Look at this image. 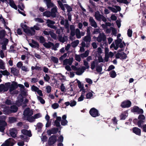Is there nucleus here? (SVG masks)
Returning a JSON list of instances; mask_svg holds the SVG:
<instances>
[{"mask_svg": "<svg viewBox=\"0 0 146 146\" xmlns=\"http://www.w3.org/2000/svg\"><path fill=\"white\" fill-rule=\"evenodd\" d=\"M66 92L64 93V94L69 96H72L74 95L73 90L71 89L70 90L68 91L67 92L66 91Z\"/></svg>", "mask_w": 146, "mask_h": 146, "instance_id": "obj_31", "label": "nucleus"}, {"mask_svg": "<svg viewBox=\"0 0 146 146\" xmlns=\"http://www.w3.org/2000/svg\"><path fill=\"white\" fill-rule=\"evenodd\" d=\"M81 55L75 54V59L77 61L80 62L81 60Z\"/></svg>", "mask_w": 146, "mask_h": 146, "instance_id": "obj_42", "label": "nucleus"}, {"mask_svg": "<svg viewBox=\"0 0 146 146\" xmlns=\"http://www.w3.org/2000/svg\"><path fill=\"white\" fill-rule=\"evenodd\" d=\"M131 111L133 112H136L138 114H142L143 112V110L139 108L138 106H135L131 108Z\"/></svg>", "mask_w": 146, "mask_h": 146, "instance_id": "obj_8", "label": "nucleus"}, {"mask_svg": "<svg viewBox=\"0 0 146 146\" xmlns=\"http://www.w3.org/2000/svg\"><path fill=\"white\" fill-rule=\"evenodd\" d=\"M89 53V51L88 50H86L84 53L82 54H80L81 57L82 58L86 57L88 55Z\"/></svg>", "mask_w": 146, "mask_h": 146, "instance_id": "obj_40", "label": "nucleus"}, {"mask_svg": "<svg viewBox=\"0 0 146 146\" xmlns=\"http://www.w3.org/2000/svg\"><path fill=\"white\" fill-rule=\"evenodd\" d=\"M6 32L5 30H3L0 31V39H2L5 37Z\"/></svg>", "mask_w": 146, "mask_h": 146, "instance_id": "obj_34", "label": "nucleus"}, {"mask_svg": "<svg viewBox=\"0 0 146 146\" xmlns=\"http://www.w3.org/2000/svg\"><path fill=\"white\" fill-rule=\"evenodd\" d=\"M59 106V104L58 103H55L52 105V107L53 109H55L57 108Z\"/></svg>", "mask_w": 146, "mask_h": 146, "instance_id": "obj_59", "label": "nucleus"}, {"mask_svg": "<svg viewBox=\"0 0 146 146\" xmlns=\"http://www.w3.org/2000/svg\"><path fill=\"white\" fill-rule=\"evenodd\" d=\"M52 134H56L58 131V128H54L51 130Z\"/></svg>", "mask_w": 146, "mask_h": 146, "instance_id": "obj_52", "label": "nucleus"}, {"mask_svg": "<svg viewBox=\"0 0 146 146\" xmlns=\"http://www.w3.org/2000/svg\"><path fill=\"white\" fill-rule=\"evenodd\" d=\"M132 31L131 29H129L127 31V34L128 36L129 37H131L132 36Z\"/></svg>", "mask_w": 146, "mask_h": 146, "instance_id": "obj_63", "label": "nucleus"}, {"mask_svg": "<svg viewBox=\"0 0 146 146\" xmlns=\"http://www.w3.org/2000/svg\"><path fill=\"white\" fill-rule=\"evenodd\" d=\"M18 87L17 83L16 82L13 81L11 85V84H10V86L9 87V91L11 92L13 91L17 88Z\"/></svg>", "mask_w": 146, "mask_h": 146, "instance_id": "obj_12", "label": "nucleus"}, {"mask_svg": "<svg viewBox=\"0 0 146 146\" xmlns=\"http://www.w3.org/2000/svg\"><path fill=\"white\" fill-rule=\"evenodd\" d=\"M44 1L45 2L48 8H49L54 7V4L52 3L51 0H44Z\"/></svg>", "mask_w": 146, "mask_h": 146, "instance_id": "obj_17", "label": "nucleus"}, {"mask_svg": "<svg viewBox=\"0 0 146 146\" xmlns=\"http://www.w3.org/2000/svg\"><path fill=\"white\" fill-rule=\"evenodd\" d=\"M125 46V44L123 42H120L119 44V47L120 48H121V50H119V52H121V51H123L124 50V48H123Z\"/></svg>", "mask_w": 146, "mask_h": 146, "instance_id": "obj_36", "label": "nucleus"}, {"mask_svg": "<svg viewBox=\"0 0 146 146\" xmlns=\"http://www.w3.org/2000/svg\"><path fill=\"white\" fill-rule=\"evenodd\" d=\"M23 31L25 33L27 34H32L31 31L30 30L27 29V28H26L25 29H24Z\"/></svg>", "mask_w": 146, "mask_h": 146, "instance_id": "obj_58", "label": "nucleus"}, {"mask_svg": "<svg viewBox=\"0 0 146 146\" xmlns=\"http://www.w3.org/2000/svg\"><path fill=\"white\" fill-rule=\"evenodd\" d=\"M131 102L129 100H127L123 102L121 104V106L123 108H127L131 106Z\"/></svg>", "mask_w": 146, "mask_h": 146, "instance_id": "obj_13", "label": "nucleus"}, {"mask_svg": "<svg viewBox=\"0 0 146 146\" xmlns=\"http://www.w3.org/2000/svg\"><path fill=\"white\" fill-rule=\"evenodd\" d=\"M57 12V9L56 7H54L51 10V12H50L51 14V17L54 18L56 17V13Z\"/></svg>", "mask_w": 146, "mask_h": 146, "instance_id": "obj_26", "label": "nucleus"}, {"mask_svg": "<svg viewBox=\"0 0 146 146\" xmlns=\"http://www.w3.org/2000/svg\"><path fill=\"white\" fill-rule=\"evenodd\" d=\"M106 36L104 33H100L97 38V40L99 42L102 41L103 45L106 44Z\"/></svg>", "mask_w": 146, "mask_h": 146, "instance_id": "obj_3", "label": "nucleus"}, {"mask_svg": "<svg viewBox=\"0 0 146 146\" xmlns=\"http://www.w3.org/2000/svg\"><path fill=\"white\" fill-rule=\"evenodd\" d=\"M10 134L11 136L13 138H15L17 136V131L16 128H13L9 130Z\"/></svg>", "mask_w": 146, "mask_h": 146, "instance_id": "obj_14", "label": "nucleus"}, {"mask_svg": "<svg viewBox=\"0 0 146 146\" xmlns=\"http://www.w3.org/2000/svg\"><path fill=\"white\" fill-rule=\"evenodd\" d=\"M9 4L11 7L16 10H17V6L15 4L13 0H9Z\"/></svg>", "mask_w": 146, "mask_h": 146, "instance_id": "obj_29", "label": "nucleus"}, {"mask_svg": "<svg viewBox=\"0 0 146 146\" xmlns=\"http://www.w3.org/2000/svg\"><path fill=\"white\" fill-rule=\"evenodd\" d=\"M57 137L55 135H52L49 138V140L48 142V144L49 145H52L54 144L56 141Z\"/></svg>", "mask_w": 146, "mask_h": 146, "instance_id": "obj_10", "label": "nucleus"}, {"mask_svg": "<svg viewBox=\"0 0 146 146\" xmlns=\"http://www.w3.org/2000/svg\"><path fill=\"white\" fill-rule=\"evenodd\" d=\"M89 21L91 26L95 28L97 27V24L92 17H90L89 19Z\"/></svg>", "mask_w": 146, "mask_h": 146, "instance_id": "obj_15", "label": "nucleus"}, {"mask_svg": "<svg viewBox=\"0 0 146 146\" xmlns=\"http://www.w3.org/2000/svg\"><path fill=\"white\" fill-rule=\"evenodd\" d=\"M93 92L92 91H91L87 93L86 95V98L87 99L91 98L93 96Z\"/></svg>", "mask_w": 146, "mask_h": 146, "instance_id": "obj_47", "label": "nucleus"}, {"mask_svg": "<svg viewBox=\"0 0 146 146\" xmlns=\"http://www.w3.org/2000/svg\"><path fill=\"white\" fill-rule=\"evenodd\" d=\"M98 65V61L97 60H95L91 63V69L92 70L94 69L95 67H97V66Z\"/></svg>", "mask_w": 146, "mask_h": 146, "instance_id": "obj_25", "label": "nucleus"}, {"mask_svg": "<svg viewBox=\"0 0 146 146\" xmlns=\"http://www.w3.org/2000/svg\"><path fill=\"white\" fill-rule=\"evenodd\" d=\"M7 125V123L5 121L0 120V126L5 127Z\"/></svg>", "mask_w": 146, "mask_h": 146, "instance_id": "obj_48", "label": "nucleus"}, {"mask_svg": "<svg viewBox=\"0 0 146 146\" xmlns=\"http://www.w3.org/2000/svg\"><path fill=\"white\" fill-rule=\"evenodd\" d=\"M21 131L22 133L24 135L28 136L29 137H31L32 136L31 132L30 131L24 129H22Z\"/></svg>", "mask_w": 146, "mask_h": 146, "instance_id": "obj_18", "label": "nucleus"}, {"mask_svg": "<svg viewBox=\"0 0 146 146\" xmlns=\"http://www.w3.org/2000/svg\"><path fill=\"white\" fill-rule=\"evenodd\" d=\"M86 42H90L91 41V37L90 35H87L85 36L83 39Z\"/></svg>", "mask_w": 146, "mask_h": 146, "instance_id": "obj_37", "label": "nucleus"}, {"mask_svg": "<svg viewBox=\"0 0 146 146\" xmlns=\"http://www.w3.org/2000/svg\"><path fill=\"white\" fill-rule=\"evenodd\" d=\"M128 115V113L127 111H123L120 116V119L121 120H125Z\"/></svg>", "mask_w": 146, "mask_h": 146, "instance_id": "obj_16", "label": "nucleus"}, {"mask_svg": "<svg viewBox=\"0 0 146 146\" xmlns=\"http://www.w3.org/2000/svg\"><path fill=\"white\" fill-rule=\"evenodd\" d=\"M0 72L4 76L6 75L8 76L10 74V73L7 70L3 71L1 70Z\"/></svg>", "mask_w": 146, "mask_h": 146, "instance_id": "obj_43", "label": "nucleus"}, {"mask_svg": "<svg viewBox=\"0 0 146 146\" xmlns=\"http://www.w3.org/2000/svg\"><path fill=\"white\" fill-rule=\"evenodd\" d=\"M113 55V54L112 52H110L108 53V56L106 55L105 57L108 59L109 57H112Z\"/></svg>", "mask_w": 146, "mask_h": 146, "instance_id": "obj_53", "label": "nucleus"}, {"mask_svg": "<svg viewBox=\"0 0 146 146\" xmlns=\"http://www.w3.org/2000/svg\"><path fill=\"white\" fill-rule=\"evenodd\" d=\"M6 140L8 141V144L10 145V146H13L14 144L13 141H14V140L12 138H10Z\"/></svg>", "mask_w": 146, "mask_h": 146, "instance_id": "obj_35", "label": "nucleus"}, {"mask_svg": "<svg viewBox=\"0 0 146 146\" xmlns=\"http://www.w3.org/2000/svg\"><path fill=\"white\" fill-rule=\"evenodd\" d=\"M21 69L23 71L25 72H27L29 71V70L28 69L27 66H23L21 67Z\"/></svg>", "mask_w": 146, "mask_h": 146, "instance_id": "obj_64", "label": "nucleus"}, {"mask_svg": "<svg viewBox=\"0 0 146 146\" xmlns=\"http://www.w3.org/2000/svg\"><path fill=\"white\" fill-rule=\"evenodd\" d=\"M77 82L78 83V87L80 89V91H82V90L84 89L83 85L81 84V82L78 80H77Z\"/></svg>", "mask_w": 146, "mask_h": 146, "instance_id": "obj_44", "label": "nucleus"}, {"mask_svg": "<svg viewBox=\"0 0 146 146\" xmlns=\"http://www.w3.org/2000/svg\"><path fill=\"white\" fill-rule=\"evenodd\" d=\"M37 98L38 100L42 104H44L45 103V100L41 97L38 96H37Z\"/></svg>", "mask_w": 146, "mask_h": 146, "instance_id": "obj_54", "label": "nucleus"}, {"mask_svg": "<svg viewBox=\"0 0 146 146\" xmlns=\"http://www.w3.org/2000/svg\"><path fill=\"white\" fill-rule=\"evenodd\" d=\"M0 68L3 70L5 68L3 61L1 59H0Z\"/></svg>", "mask_w": 146, "mask_h": 146, "instance_id": "obj_61", "label": "nucleus"}, {"mask_svg": "<svg viewBox=\"0 0 146 146\" xmlns=\"http://www.w3.org/2000/svg\"><path fill=\"white\" fill-rule=\"evenodd\" d=\"M133 132L137 135H141V130L140 129L137 127H134L133 129Z\"/></svg>", "mask_w": 146, "mask_h": 146, "instance_id": "obj_23", "label": "nucleus"}, {"mask_svg": "<svg viewBox=\"0 0 146 146\" xmlns=\"http://www.w3.org/2000/svg\"><path fill=\"white\" fill-rule=\"evenodd\" d=\"M59 45V44L58 43H56L55 44V45H54V44L52 43V49H53L54 50H56V48L58 47Z\"/></svg>", "mask_w": 146, "mask_h": 146, "instance_id": "obj_56", "label": "nucleus"}, {"mask_svg": "<svg viewBox=\"0 0 146 146\" xmlns=\"http://www.w3.org/2000/svg\"><path fill=\"white\" fill-rule=\"evenodd\" d=\"M64 7H65L67 10V15L68 19L69 21L71 20V12L72 11V7L66 4H64Z\"/></svg>", "mask_w": 146, "mask_h": 146, "instance_id": "obj_6", "label": "nucleus"}, {"mask_svg": "<svg viewBox=\"0 0 146 146\" xmlns=\"http://www.w3.org/2000/svg\"><path fill=\"white\" fill-rule=\"evenodd\" d=\"M113 7H114L115 8L110 6L108 7V8L111 11L115 13H116L121 10V8L119 6H113Z\"/></svg>", "mask_w": 146, "mask_h": 146, "instance_id": "obj_11", "label": "nucleus"}, {"mask_svg": "<svg viewBox=\"0 0 146 146\" xmlns=\"http://www.w3.org/2000/svg\"><path fill=\"white\" fill-rule=\"evenodd\" d=\"M33 111L32 110H30L29 108H26L24 112V115L25 116H31L33 114Z\"/></svg>", "mask_w": 146, "mask_h": 146, "instance_id": "obj_9", "label": "nucleus"}, {"mask_svg": "<svg viewBox=\"0 0 146 146\" xmlns=\"http://www.w3.org/2000/svg\"><path fill=\"white\" fill-rule=\"evenodd\" d=\"M10 110L11 113H16L18 110V108L15 105H12L11 106Z\"/></svg>", "mask_w": 146, "mask_h": 146, "instance_id": "obj_27", "label": "nucleus"}, {"mask_svg": "<svg viewBox=\"0 0 146 146\" xmlns=\"http://www.w3.org/2000/svg\"><path fill=\"white\" fill-rule=\"evenodd\" d=\"M0 68L3 70L5 68L3 61L1 59H0Z\"/></svg>", "mask_w": 146, "mask_h": 146, "instance_id": "obj_60", "label": "nucleus"}, {"mask_svg": "<svg viewBox=\"0 0 146 146\" xmlns=\"http://www.w3.org/2000/svg\"><path fill=\"white\" fill-rule=\"evenodd\" d=\"M102 15L100 14L98 12H96L95 14V16L96 19L98 21L101 20V18Z\"/></svg>", "mask_w": 146, "mask_h": 146, "instance_id": "obj_32", "label": "nucleus"}, {"mask_svg": "<svg viewBox=\"0 0 146 146\" xmlns=\"http://www.w3.org/2000/svg\"><path fill=\"white\" fill-rule=\"evenodd\" d=\"M65 105L67 106H68L70 105L71 107H73L75 106L76 104V102L74 100H71L70 102H67L65 103Z\"/></svg>", "mask_w": 146, "mask_h": 146, "instance_id": "obj_22", "label": "nucleus"}, {"mask_svg": "<svg viewBox=\"0 0 146 146\" xmlns=\"http://www.w3.org/2000/svg\"><path fill=\"white\" fill-rule=\"evenodd\" d=\"M17 121V118L15 117H10L9 118V121L10 123L12 124Z\"/></svg>", "mask_w": 146, "mask_h": 146, "instance_id": "obj_28", "label": "nucleus"}, {"mask_svg": "<svg viewBox=\"0 0 146 146\" xmlns=\"http://www.w3.org/2000/svg\"><path fill=\"white\" fill-rule=\"evenodd\" d=\"M71 68L73 70L76 71V74L79 75H81L86 70L84 66H82L81 68H78L74 65H72L71 66Z\"/></svg>", "mask_w": 146, "mask_h": 146, "instance_id": "obj_2", "label": "nucleus"}, {"mask_svg": "<svg viewBox=\"0 0 146 146\" xmlns=\"http://www.w3.org/2000/svg\"><path fill=\"white\" fill-rule=\"evenodd\" d=\"M4 113L5 115H8L11 113L10 108L9 106L5 107L3 109Z\"/></svg>", "mask_w": 146, "mask_h": 146, "instance_id": "obj_19", "label": "nucleus"}, {"mask_svg": "<svg viewBox=\"0 0 146 146\" xmlns=\"http://www.w3.org/2000/svg\"><path fill=\"white\" fill-rule=\"evenodd\" d=\"M57 1L60 7L63 11H64V5L62 4L60 1Z\"/></svg>", "mask_w": 146, "mask_h": 146, "instance_id": "obj_57", "label": "nucleus"}, {"mask_svg": "<svg viewBox=\"0 0 146 146\" xmlns=\"http://www.w3.org/2000/svg\"><path fill=\"white\" fill-rule=\"evenodd\" d=\"M86 92V91L85 89L82 90L81 95L78 98V102H81L84 100V96L85 95Z\"/></svg>", "mask_w": 146, "mask_h": 146, "instance_id": "obj_21", "label": "nucleus"}, {"mask_svg": "<svg viewBox=\"0 0 146 146\" xmlns=\"http://www.w3.org/2000/svg\"><path fill=\"white\" fill-rule=\"evenodd\" d=\"M39 42L40 43L42 44L45 42V41L44 37L42 36H40L39 37Z\"/></svg>", "mask_w": 146, "mask_h": 146, "instance_id": "obj_51", "label": "nucleus"}, {"mask_svg": "<svg viewBox=\"0 0 146 146\" xmlns=\"http://www.w3.org/2000/svg\"><path fill=\"white\" fill-rule=\"evenodd\" d=\"M35 118L34 117L31 116H29L27 117V119L29 122H32L35 121Z\"/></svg>", "mask_w": 146, "mask_h": 146, "instance_id": "obj_33", "label": "nucleus"}, {"mask_svg": "<svg viewBox=\"0 0 146 146\" xmlns=\"http://www.w3.org/2000/svg\"><path fill=\"white\" fill-rule=\"evenodd\" d=\"M90 115L93 117H96L100 115L98 110L94 108H92L90 111Z\"/></svg>", "mask_w": 146, "mask_h": 146, "instance_id": "obj_7", "label": "nucleus"}, {"mask_svg": "<svg viewBox=\"0 0 146 146\" xmlns=\"http://www.w3.org/2000/svg\"><path fill=\"white\" fill-rule=\"evenodd\" d=\"M10 82H8L5 84V85L3 84H0V92H5L7 91L10 86Z\"/></svg>", "mask_w": 146, "mask_h": 146, "instance_id": "obj_4", "label": "nucleus"}, {"mask_svg": "<svg viewBox=\"0 0 146 146\" xmlns=\"http://www.w3.org/2000/svg\"><path fill=\"white\" fill-rule=\"evenodd\" d=\"M79 43V40H76L72 42L71 43L72 46L73 47H75L77 46Z\"/></svg>", "mask_w": 146, "mask_h": 146, "instance_id": "obj_38", "label": "nucleus"}, {"mask_svg": "<svg viewBox=\"0 0 146 146\" xmlns=\"http://www.w3.org/2000/svg\"><path fill=\"white\" fill-rule=\"evenodd\" d=\"M110 76L112 78H115L116 76V74L114 70H112L110 73Z\"/></svg>", "mask_w": 146, "mask_h": 146, "instance_id": "obj_41", "label": "nucleus"}, {"mask_svg": "<svg viewBox=\"0 0 146 146\" xmlns=\"http://www.w3.org/2000/svg\"><path fill=\"white\" fill-rule=\"evenodd\" d=\"M11 72L14 76H17L19 73V71L16 68H11Z\"/></svg>", "mask_w": 146, "mask_h": 146, "instance_id": "obj_24", "label": "nucleus"}, {"mask_svg": "<svg viewBox=\"0 0 146 146\" xmlns=\"http://www.w3.org/2000/svg\"><path fill=\"white\" fill-rule=\"evenodd\" d=\"M102 64H101L100 65H98L97 66L96 70L97 72H101L102 70Z\"/></svg>", "mask_w": 146, "mask_h": 146, "instance_id": "obj_45", "label": "nucleus"}, {"mask_svg": "<svg viewBox=\"0 0 146 146\" xmlns=\"http://www.w3.org/2000/svg\"><path fill=\"white\" fill-rule=\"evenodd\" d=\"M47 23H48V24H47L48 26V25L49 26V25H52L54 24L55 23L54 21H51L49 19H48L47 20Z\"/></svg>", "mask_w": 146, "mask_h": 146, "instance_id": "obj_55", "label": "nucleus"}, {"mask_svg": "<svg viewBox=\"0 0 146 146\" xmlns=\"http://www.w3.org/2000/svg\"><path fill=\"white\" fill-rule=\"evenodd\" d=\"M51 59L52 60L54 63H58V60L57 58L55 57H54V56H52L51 58Z\"/></svg>", "mask_w": 146, "mask_h": 146, "instance_id": "obj_46", "label": "nucleus"}, {"mask_svg": "<svg viewBox=\"0 0 146 146\" xmlns=\"http://www.w3.org/2000/svg\"><path fill=\"white\" fill-rule=\"evenodd\" d=\"M64 27H60V29H57L56 31V33L58 34V38L60 41L62 43H64V36L62 37V34Z\"/></svg>", "mask_w": 146, "mask_h": 146, "instance_id": "obj_5", "label": "nucleus"}, {"mask_svg": "<svg viewBox=\"0 0 146 146\" xmlns=\"http://www.w3.org/2000/svg\"><path fill=\"white\" fill-rule=\"evenodd\" d=\"M120 34H118L117 40H115L114 42H113V43L111 44L110 46V48H113L115 50H117L119 48V44L120 42H122V40L119 38L121 36Z\"/></svg>", "mask_w": 146, "mask_h": 146, "instance_id": "obj_1", "label": "nucleus"}, {"mask_svg": "<svg viewBox=\"0 0 146 146\" xmlns=\"http://www.w3.org/2000/svg\"><path fill=\"white\" fill-rule=\"evenodd\" d=\"M32 42L33 44H34L35 46V48L37 47L38 48L39 45V44L36 41H35L34 40L32 39Z\"/></svg>", "mask_w": 146, "mask_h": 146, "instance_id": "obj_50", "label": "nucleus"}, {"mask_svg": "<svg viewBox=\"0 0 146 146\" xmlns=\"http://www.w3.org/2000/svg\"><path fill=\"white\" fill-rule=\"evenodd\" d=\"M73 60L74 59L73 58H71L68 59H66L64 60V65H71Z\"/></svg>", "mask_w": 146, "mask_h": 146, "instance_id": "obj_20", "label": "nucleus"}, {"mask_svg": "<svg viewBox=\"0 0 146 146\" xmlns=\"http://www.w3.org/2000/svg\"><path fill=\"white\" fill-rule=\"evenodd\" d=\"M38 89L39 88L37 87L34 85H33L31 87L32 90L35 92H37Z\"/></svg>", "mask_w": 146, "mask_h": 146, "instance_id": "obj_62", "label": "nucleus"}, {"mask_svg": "<svg viewBox=\"0 0 146 146\" xmlns=\"http://www.w3.org/2000/svg\"><path fill=\"white\" fill-rule=\"evenodd\" d=\"M76 35L77 38H81L80 33V30L77 29L76 30Z\"/></svg>", "mask_w": 146, "mask_h": 146, "instance_id": "obj_39", "label": "nucleus"}, {"mask_svg": "<svg viewBox=\"0 0 146 146\" xmlns=\"http://www.w3.org/2000/svg\"><path fill=\"white\" fill-rule=\"evenodd\" d=\"M52 43L50 41L48 42H45L43 44V45L44 47L47 48H49L52 46Z\"/></svg>", "mask_w": 146, "mask_h": 146, "instance_id": "obj_30", "label": "nucleus"}, {"mask_svg": "<svg viewBox=\"0 0 146 146\" xmlns=\"http://www.w3.org/2000/svg\"><path fill=\"white\" fill-rule=\"evenodd\" d=\"M50 35L51 37L53 38L54 39L56 40V36L53 32L51 31H50Z\"/></svg>", "mask_w": 146, "mask_h": 146, "instance_id": "obj_49", "label": "nucleus"}]
</instances>
